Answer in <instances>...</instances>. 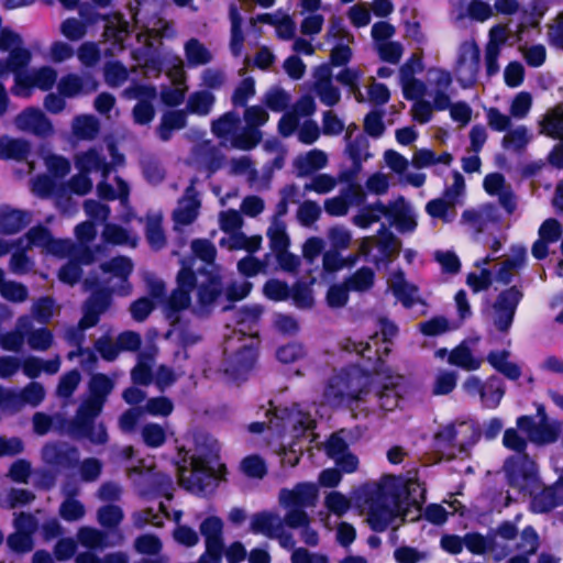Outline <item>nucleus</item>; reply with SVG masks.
I'll return each mask as SVG.
<instances>
[{
	"mask_svg": "<svg viewBox=\"0 0 563 563\" xmlns=\"http://www.w3.org/2000/svg\"><path fill=\"white\" fill-rule=\"evenodd\" d=\"M424 501L426 488L416 479L379 486L368 504L367 523L374 532H384L398 515L406 517L410 507L421 511Z\"/></svg>",
	"mask_w": 563,
	"mask_h": 563,
	"instance_id": "1",
	"label": "nucleus"
},
{
	"mask_svg": "<svg viewBox=\"0 0 563 563\" xmlns=\"http://www.w3.org/2000/svg\"><path fill=\"white\" fill-rule=\"evenodd\" d=\"M504 471L508 485L522 495H532L540 487L538 465L529 454L508 456Z\"/></svg>",
	"mask_w": 563,
	"mask_h": 563,
	"instance_id": "2",
	"label": "nucleus"
},
{
	"mask_svg": "<svg viewBox=\"0 0 563 563\" xmlns=\"http://www.w3.org/2000/svg\"><path fill=\"white\" fill-rule=\"evenodd\" d=\"M214 478V468L206 455H194L189 470L185 466L179 467V482L186 490L191 493H205Z\"/></svg>",
	"mask_w": 563,
	"mask_h": 563,
	"instance_id": "3",
	"label": "nucleus"
},
{
	"mask_svg": "<svg viewBox=\"0 0 563 563\" xmlns=\"http://www.w3.org/2000/svg\"><path fill=\"white\" fill-rule=\"evenodd\" d=\"M42 459L55 472L71 471L79 464V451L67 442H48L42 448Z\"/></svg>",
	"mask_w": 563,
	"mask_h": 563,
	"instance_id": "4",
	"label": "nucleus"
},
{
	"mask_svg": "<svg viewBox=\"0 0 563 563\" xmlns=\"http://www.w3.org/2000/svg\"><path fill=\"white\" fill-rule=\"evenodd\" d=\"M112 305V289L106 286H98L85 300L82 306V317L78 325L81 330L96 327L102 313Z\"/></svg>",
	"mask_w": 563,
	"mask_h": 563,
	"instance_id": "5",
	"label": "nucleus"
},
{
	"mask_svg": "<svg viewBox=\"0 0 563 563\" xmlns=\"http://www.w3.org/2000/svg\"><path fill=\"white\" fill-rule=\"evenodd\" d=\"M459 81L463 88L473 86L477 81L481 69V49L475 42L464 43L456 62Z\"/></svg>",
	"mask_w": 563,
	"mask_h": 563,
	"instance_id": "6",
	"label": "nucleus"
},
{
	"mask_svg": "<svg viewBox=\"0 0 563 563\" xmlns=\"http://www.w3.org/2000/svg\"><path fill=\"white\" fill-rule=\"evenodd\" d=\"M67 431L74 439H86L93 444L108 442L107 428L102 422L96 426L95 420L76 412L75 417L67 421Z\"/></svg>",
	"mask_w": 563,
	"mask_h": 563,
	"instance_id": "7",
	"label": "nucleus"
},
{
	"mask_svg": "<svg viewBox=\"0 0 563 563\" xmlns=\"http://www.w3.org/2000/svg\"><path fill=\"white\" fill-rule=\"evenodd\" d=\"M202 280L197 288V301L201 308L212 306L223 292L222 276L216 269L200 267L198 269Z\"/></svg>",
	"mask_w": 563,
	"mask_h": 563,
	"instance_id": "8",
	"label": "nucleus"
},
{
	"mask_svg": "<svg viewBox=\"0 0 563 563\" xmlns=\"http://www.w3.org/2000/svg\"><path fill=\"white\" fill-rule=\"evenodd\" d=\"M258 360V349L253 344H246L232 355L225 373L234 380H245L255 368Z\"/></svg>",
	"mask_w": 563,
	"mask_h": 563,
	"instance_id": "9",
	"label": "nucleus"
},
{
	"mask_svg": "<svg viewBox=\"0 0 563 563\" xmlns=\"http://www.w3.org/2000/svg\"><path fill=\"white\" fill-rule=\"evenodd\" d=\"M339 374L345 384L352 402L362 400L368 394L372 383V374L368 369L362 368L360 365H351L343 368Z\"/></svg>",
	"mask_w": 563,
	"mask_h": 563,
	"instance_id": "10",
	"label": "nucleus"
},
{
	"mask_svg": "<svg viewBox=\"0 0 563 563\" xmlns=\"http://www.w3.org/2000/svg\"><path fill=\"white\" fill-rule=\"evenodd\" d=\"M15 124L20 130L31 132L37 136H47L53 132L49 119L37 108L29 107L15 118Z\"/></svg>",
	"mask_w": 563,
	"mask_h": 563,
	"instance_id": "11",
	"label": "nucleus"
},
{
	"mask_svg": "<svg viewBox=\"0 0 563 563\" xmlns=\"http://www.w3.org/2000/svg\"><path fill=\"white\" fill-rule=\"evenodd\" d=\"M318 497V489L312 483H298L292 489H282L280 503L285 507L303 508L313 506Z\"/></svg>",
	"mask_w": 563,
	"mask_h": 563,
	"instance_id": "12",
	"label": "nucleus"
},
{
	"mask_svg": "<svg viewBox=\"0 0 563 563\" xmlns=\"http://www.w3.org/2000/svg\"><path fill=\"white\" fill-rule=\"evenodd\" d=\"M529 496L531 497L530 509L533 514H548L563 505V495L558 485L545 486Z\"/></svg>",
	"mask_w": 563,
	"mask_h": 563,
	"instance_id": "13",
	"label": "nucleus"
},
{
	"mask_svg": "<svg viewBox=\"0 0 563 563\" xmlns=\"http://www.w3.org/2000/svg\"><path fill=\"white\" fill-rule=\"evenodd\" d=\"M31 222V213L25 210L13 209L9 206L0 207V232L7 235L15 234L25 229Z\"/></svg>",
	"mask_w": 563,
	"mask_h": 563,
	"instance_id": "14",
	"label": "nucleus"
},
{
	"mask_svg": "<svg viewBox=\"0 0 563 563\" xmlns=\"http://www.w3.org/2000/svg\"><path fill=\"white\" fill-rule=\"evenodd\" d=\"M99 84L92 77L81 78L76 74H68L60 78L58 92L65 98H74L80 93H90L97 90Z\"/></svg>",
	"mask_w": 563,
	"mask_h": 563,
	"instance_id": "15",
	"label": "nucleus"
},
{
	"mask_svg": "<svg viewBox=\"0 0 563 563\" xmlns=\"http://www.w3.org/2000/svg\"><path fill=\"white\" fill-rule=\"evenodd\" d=\"M188 124V114L184 109L167 110L162 114L161 123L156 128V134L163 142L172 140L175 131L183 130Z\"/></svg>",
	"mask_w": 563,
	"mask_h": 563,
	"instance_id": "16",
	"label": "nucleus"
},
{
	"mask_svg": "<svg viewBox=\"0 0 563 563\" xmlns=\"http://www.w3.org/2000/svg\"><path fill=\"white\" fill-rule=\"evenodd\" d=\"M283 527L284 521L276 514L264 510L252 516L250 529L254 534H264L273 539L276 531Z\"/></svg>",
	"mask_w": 563,
	"mask_h": 563,
	"instance_id": "17",
	"label": "nucleus"
},
{
	"mask_svg": "<svg viewBox=\"0 0 563 563\" xmlns=\"http://www.w3.org/2000/svg\"><path fill=\"white\" fill-rule=\"evenodd\" d=\"M527 251L519 246L514 251L511 257L506 258L496 272V280L503 285H509L514 279V272L521 269L526 265Z\"/></svg>",
	"mask_w": 563,
	"mask_h": 563,
	"instance_id": "18",
	"label": "nucleus"
},
{
	"mask_svg": "<svg viewBox=\"0 0 563 563\" xmlns=\"http://www.w3.org/2000/svg\"><path fill=\"white\" fill-rule=\"evenodd\" d=\"M100 269L106 274H111L118 277L122 283L126 284V290L121 291L122 295H128L131 289L129 278L133 272V263L126 256H117L100 264Z\"/></svg>",
	"mask_w": 563,
	"mask_h": 563,
	"instance_id": "19",
	"label": "nucleus"
},
{
	"mask_svg": "<svg viewBox=\"0 0 563 563\" xmlns=\"http://www.w3.org/2000/svg\"><path fill=\"white\" fill-rule=\"evenodd\" d=\"M377 247L380 256L373 260L375 265L380 263L388 264L391 262L395 253L397 252L398 240L396 235L383 223L378 231Z\"/></svg>",
	"mask_w": 563,
	"mask_h": 563,
	"instance_id": "20",
	"label": "nucleus"
},
{
	"mask_svg": "<svg viewBox=\"0 0 563 563\" xmlns=\"http://www.w3.org/2000/svg\"><path fill=\"white\" fill-rule=\"evenodd\" d=\"M216 103V96L209 90H198L189 95L184 109L187 114L208 115Z\"/></svg>",
	"mask_w": 563,
	"mask_h": 563,
	"instance_id": "21",
	"label": "nucleus"
},
{
	"mask_svg": "<svg viewBox=\"0 0 563 563\" xmlns=\"http://www.w3.org/2000/svg\"><path fill=\"white\" fill-rule=\"evenodd\" d=\"M448 362L450 365L468 372L477 371L482 365V360L473 355L471 347L465 342H461L449 353Z\"/></svg>",
	"mask_w": 563,
	"mask_h": 563,
	"instance_id": "22",
	"label": "nucleus"
},
{
	"mask_svg": "<svg viewBox=\"0 0 563 563\" xmlns=\"http://www.w3.org/2000/svg\"><path fill=\"white\" fill-rule=\"evenodd\" d=\"M30 143L23 139L3 136L0 139V158L23 161L30 154Z\"/></svg>",
	"mask_w": 563,
	"mask_h": 563,
	"instance_id": "23",
	"label": "nucleus"
},
{
	"mask_svg": "<svg viewBox=\"0 0 563 563\" xmlns=\"http://www.w3.org/2000/svg\"><path fill=\"white\" fill-rule=\"evenodd\" d=\"M328 163L325 153L321 150H311L305 156H298L295 161L298 176H307L323 168Z\"/></svg>",
	"mask_w": 563,
	"mask_h": 563,
	"instance_id": "24",
	"label": "nucleus"
},
{
	"mask_svg": "<svg viewBox=\"0 0 563 563\" xmlns=\"http://www.w3.org/2000/svg\"><path fill=\"white\" fill-rule=\"evenodd\" d=\"M78 494V488L73 486L65 488L66 499L60 504L59 516L68 522L77 521L85 516V506L75 497Z\"/></svg>",
	"mask_w": 563,
	"mask_h": 563,
	"instance_id": "25",
	"label": "nucleus"
},
{
	"mask_svg": "<svg viewBox=\"0 0 563 563\" xmlns=\"http://www.w3.org/2000/svg\"><path fill=\"white\" fill-rule=\"evenodd\" d=\"M385 212V203L377 200L360 208L358 212L353 217L352 222L361 229H368L372 224L378 222Z\"/></svg>",
	"mask_w": 563,
	"mask_h": 563,
	"instance_id": "26",
	"label": "nucleus"
},
{
	"mask_svg": "<svg viewBox=\"0 0 563 563\" xmlns=\"http://www.w3.org/2000/svg\"><path fill=\"white\" fill-rule=\"evenodd\" d=\"M240 123V117L234 111H228L212 121L211 132L218 139H231L238 131Z\"/></svg>",
	"mask_w": 563,
	"mask_h": 563,
	"instance_id": "27",
	"label": "nucleus"
},
{
	"mask_svg": "<svg viewBox=\"0 0 563 563\" xmlns=\"http://www.w3.org/2000/svg\"><path fill=\"white\" fill-rule=\"evenodd\" d=\"M145 236L150 246L158 251L166 245V235L163 229V217L161 214H147Z\"/></svg>",
	"mask_w": 563,
	"mask_h": 563,
	"instance_id": "28",
	"label": "nucleus"
},
{
	"mask_svg": "<svg viewBox=\"0 0 563 563\" xmlns=\"http://www.w3.org/2000/svg\"><path fill=\"white\" fill-rule=\"evenodd\" d=\"M324 397L333 406H350L353 404L340 374L329 379L324 388Z\"/></svg>",
	"mask_w": 563,
	"mask_h": 563,
	"instance_id": "29",
	"label": "nucleus"
},
{
	"mask_svg": "<svg viewBox=\"0 0 563 563\" xmlns=\"http://www.w3.org/2000/svg\"><path fill=\"white\" fill-rule=\"evenodd\" d=\"M200 533L205 538L206 545L212 549L223 543V521L217 516H209L200 523Z\"/></svg>",
	"mask_w": 563,
	"mask_h": 563,
	"instance_id": "30",
	"label": "nucleus"
},
{
	"mask_svg": "<svg viewBox=\"0 0 563 563\" xmlns=\"http://www.w3.org/2000/svg\"><path fill=\"white\" fill-rule=\"evenodd\" d=\"M263 133L260 129L246 125L235 132L231 137V144L234 148L242 151H251L255 148L262 141Z\"/></svg>",
	"mask_w": 563,
	"mask_h": 563,
	"instance_id": "31",
	"label": "nucleus"
},
{
	"mask_svg": "<svg viewBox=\"0 0 563 563\" xmlns=\"http://www.w3.org/2000/svg\"><path fill=\"white\" fill-rule=\"evenodd\" d=\"M375 283V273L368 266H362L345 279L351 291L363 292L369 290Z\"/></svg>",
	"mask_w": 563,
	"mask_h": 563,
	"instance_id": "32",
	"label": "nucleus"
},
{
	"mask_svg": "<svg viewBox=\"0 0 563 563\" xmlns=\"http://www.w3.org/2000/svg\"><path fill=\"white\" fill-rule=\"evenodd\" d=\"M77 539L82 547L89 550L104 549L109 545L107 543V533L92 527L85 526L79 528Z\"/></svg>",
	"mask_w": 563,
	"mask_h": 563,
	"instance_id": "33",
	"label": "nucleus"
},
{
	"mask_svg": "<svg viewBox=\"0 0 563 563\" xmlns=\"http://www.w3.org/2000/svg\"><path fill=\"white\" fill-rule=\"evenodd\" d=\"M185 55L190 66L206 65L211 62L209 49L197 38H190L185 44Z\"/></svg>",
	"mask_w": 563,
	"mask_h": 563,
	"instance_id": "34",
	"label": "nucleus"
},
{
	"mask_svg": "<svg viewBox=\"0 0 563 563\" xmlns=\"http://www.w3.org/2000/svg\"><path fill=\"white\" fill-rule=\"evenodd\" d=\"M112 389V379L103 373L93 374L88 384L89 397L98 399L104 404Z\"/></svg>",
	"mask_w": 563,
	"mask_h": 563,
	"instance_id": "35",
	"label": "nucleus"
},
{
	"mask_svg": "<svg viewBox=\"0 0 563 563\" xmlns=\"http://www.w3.org/2000/svg\"><path fill=\"white\" fill-rule=\"evenodd\" d=\"M290 299L298 309H311L314 306L312 289L302 280L295 282L290 287Z\"/></svg>",
	"mask_w": 563,
	"mask_h": 563,
	"instance_id": "36",
	"label": "nucleus"
},
{
	"mask_svg": "<svg viewBox=\"0 0 563 563\" xmlns=\"http://www.w3.org/2000/svg\"><path fill=\"white\" fill-rule=\"evenodd\" d=\"M504 395V382L498 377L492 376L486 382L484 397H482L481 400L486 408L495 409L499 406Z\"/></svg>",
	"mask_w": 563,
	"mask_h": 563,
	"instance_id": "37",
	"label": "nucleus"
},
{
	"mask_svg": "<svg viewBox=\"0 0 563 563\" xmlns=\"http://www.w3.org/2000/svg\"><path fill=\"white\" fill-rule=\"evenodd\" d=\"M522 298L523 292L517 286H511L499 292L494 303V310H508V312L516 313Z\"/></svg>",
	"mask_w": 563,
	"mask_h": 563,
	"instance_id": "38",
	"label": "nucleus"
},
{
	"mask_svg": "<svg viewBox=\"0 0 563 563\" xmlns=\"http://www.w3.org/2000/svg\"><path fill=\"white\" fill-rule=\"evenodd\" d=\"M242 473L250 478L262 479L267 474L265 460L258 454L245 456L240 464Z\"/></svg>",
	"mask_w": 563,
	"mask_h": 563,
	"instance_id": "39",
	"label": "nucleus"
},
{
	"mask_svg": "<svg viewBox=\"0 0 563 563\" xmlns=\"http://www.w3.org/2000/svg\"><path fill=\"white\" fill-rule=\"evenodd\" d=\"M562 431L559 422H539L532 442L539 445L550 444L558 441Z\"/></svg>",
	"mask_w": 563,
	"mask_h": 563,
	"instance_id": "40",
	"label": "nucleus"
},
{
	"mask_svg": "<svg viewBox=\"0 0 563 563\" xmlns=\"http://www.w3.org/2000/svg\"><path fill=\"white\" fill-rule=\"evenodd\" d=\"M457 373L454 371H440L432 385V395L445 396L451 394L457 385Z\"/></svg>",
	"mask_w": 563,
	"mask_h": 563,
	"instance_id": "41",
	"label": "nucleus"
},
{
	"mask_svg": "<svg viewBox=\"0 0 563 563\" xmlns=\"http://www.w3.org/2000/svg\"><path fill=\"white\" fill-rule=\"evenodd\" d=\"M263 294L275 302L286 301L290 298V287L284 280L269 278L263 286Z\"/></svg>",
	"mask_w": 563,
	"mask_h": 563,
	"instance_id": "42",
	"label": "nucleus"
},
{
	"mask_svg": "<svg viewBox=\"0 0 563 563\" xmlns=\"http://www.w3.org/2000/svg\"><path fill=\"white\" fill-rule=\"evenodd\" d=\"M377 402L382 410L393 411L400 401L398 387L395 384H384L376 393Z\"/></svg>",
	"mask_w": 563,
	"mask_h": 563,
	"instance_id": "43",
	"label": "nucleus"
},
{
	"mask_svg": "<svg viewBox=\"0 0 563 563\" xmlns=\"http://www.w3.org/2000/svg\"><path fill=\"white\" fill-rule=\"evenodd\" d=\"M104 33L117 43H122L130 35V23L122 14H114L112 20L106 24Z\"/></svg>",
	"mask_w": 563,
	"mask_h": 563,
	"instance_id": "44",
	"label": "nucleus"
},
{
	"mask_svg": "<svg viewBox=\"0 0 563 563\" xmlns=\"http://www.w3.org/2000/svg\"><path fill=\"white\" fill-rule=\"evenodd\" d=\"M97 517L103 528L112 530L117 529L123 520V511L119 506L110 504L100 507Z\"/></svg>",
	"mask_w": 563,
	"mask_h": 563,
	"instance_id": "45",
	"label": "nucleus"
},
{
	"mask_svg": "<svg viewBox=\"0 0 563 563\" xmlns=\"http://www.w3.org/2000/svg\"><path fill=\"white\" fill-rule=\"evenodd\" d=\"M180 263H181V267L176 275V284H177L176 288L191 294L192 290L198 288L199 284H198L197 275H199V274H198V272L196 273L192 269L190 263H188L186 260H181Z\"/></svg>",
	"mask_w": 563,
	"mask_h": 563,
	"instance_id": "46",
	"label": "nucleus"
},
{
	"mask_svg": "<svg viewBox=\"0 0 563 563\" xmlns=\"http://www.w3.org/2000/svg\"><path fill=\"white\" fill-rule=\"evenodd\" d=\"M255 80L253 77L243 78L235 87L231 102L234 107L244 108L247 101L255 95Z\"/></svg>",
	"mask_w": 563,
	"mask_h": 563,
	"instance_id": "47",
	"label": "nucleus"
},
{
	"mask_svg": "<svg viewBox=\"0 0 563 563\" xmlns=\"http://www.w3.org/2000/svg\"><path fill=\"white\" fill-rule=\"evenodd\" d=\"M141 435L144 444L147 448H159L166 442V431L165 429L154 422L145 423L142 427Z\"/></svg>",
	"mask_w": 563,
	"mask_h": 563,
	"instance_id": "48",
	"label": "nucleus"
},
{
	"mask_svg": "<svg viewBox=\"0 0 563 563\" xmlns=\"http://www.w3.org/2000/svg\"><path fill=\"white\" fill-rule=\"evenodd\" d=\"M53 342V332L46 327L31 330L27 333V344L34 351H47Z\"/></svg>",
	"mask_w": 563,
	"mask_h": 563,
	"instance_id": "49",
	"label": "nucleus"
},
{
	"mask_svg": "<svg viewBox=\"0 0 563 563\" xmlns=\"http://www.w3.org/2000/svg\"><path fill=\"white\" fill-rule=\"evenodd\" d=\"M541 131L554 140L563 139V111L548 113L541 122Z\"/></svg>",
	"mask_w": 563,
	"mask_h": 563,
	"instance_id": "50",
	"label": "nucleus"
},
{
	"mask_svg": "<svg viewBox=\"0 0 563 563\" xmlns=\"http://www.w3.org/2000/svg\"><path fill=\"white\" fill-rule=\"evenodd\" d=\"M369 142L363 134H357L353 140H350L346 144L345 153L352 163L363 164L371 155L366 153L363 156V152L367 151Z\"/></svg>",
	"mask_w": 563,
	"mask_h": 563,
	"instance_id": "51",
	"label": "nucleus"
},
{
	"mask_svg": "<svg viewBox=\"0 0 563 563\" xmlns=\"http://www.w3.org/2000/svg\"><path fill=\"white\" fill-rule=\"evenodd\" d=\"M395 282L391 285L393 294L401 301L404 307L410 308L413 305L412 287H410L405 278V273L399 269L394 274Z\"/></svg>",
	"mask_w": 563,
	"mask_h": 563,
	"instance_id": "52",
	"label": "nucleus"
},
{
	"mask_svg": "<svg viewBox=\"0 0 563 563\" xmlns=\"http://www.w3.org/2000/svg\"><path fill=\"white\" fill-rule=\"evenodd\" d=\"M7 59L11 66V73H24L32 60V53L23 46L13 47Z\"/></svg>",
	"mask_w": 563,
	"mask_h": 563,
	"instance_id": "53",
	"label": "nucleus"
},
{
	"mask_svg": "<svg viewBox=\"0 0 563 563\" xmlns=\"http://www.w3.org/2000/svg\"><path fill=\"white\" fill-rule=\"evenodd\" d=\"M74 131L80 139L91 140L99 131V122L92 115L76 117Z\"/></svg>",
	"mask_w": 563,
	"mask_h": 563,
	"instance_id": "54",
	"label": "nucleus"
},
{
	"mask_svg": "<svg viewBox=\"0 0 563 563\" xmlns=\"http://www.w3.org/2000/svg\"><path fill=\"white\" fill-rule=\"evenodd\" d=\"M267 235L269 238L271 249L275 253L288 250L290 240L284 222L274 223V228L268 229Z\"/></svg>",
	"mask_w": 563,
	"mask_h": 563,
	"instance_id": "55",
	"label": "nucleus"
},
{
	"mask_svg": "<svg viewBox=\"0 0 563 563\" xmlns=\"http://www.w3.org/2000/svg\"><path fill=\"white\" fill-rule=\"evenodd\" d=\"M290 101L289 95L283 88H273L264 96L265 106L273 112H282L287 109Z\"/></svg>",
	"mask_w": 563,
	"mask_h": 563,
	"instance_id": "56",
	"label": "nucleus"
},
{
	"mask_svg": "<svg viewBox=\"0 0 563 563\" xmlns=\"http://www.w3.org/2000/svg\"><path fill=\"white\" fill-rule=\"evenodd\" d=\"M142 410L154 417H167L173 412L174 404L168 397L157 396L150 398Z\"/></svg>",
	"mask_w": 563,
	"mask_h": 563,
	"instance_id": "57",
	"label": "nucleus"
},
{
	"mask_svg": "<svg viewBox=\"0 0 563 563\" xmlns=\"http://www.w3.org/2000/svg\"><path fill=\"white\" fill-rule=\"evenodd\" d=\"M503 445L516 452V455H525L527 453L528 442L527 439L519 434L516 428H508L504 432Z\"/></svg>",
	"mask_w": 563,
	"mask_h": 563,
	"instance_id": "58",
	"label": "nucleus"
},
{
	"mask_svg": "<svg viewBox=\"0 0 563 563\" xmlns=\"http://www.w3.org/2000/svg\"><path fill=\"white\" fill-rule=\"evenodd\" d=\"M521 541L517 544V549L532 556L540 547L539 534L532 526H526L520 534Z\"/></svg>",
	"mask_w": 563,
	"mask_h": 563,
	"instance_id": "59",
	"label": "nucleus"
},
{
	"mask_svg": "<svg viewBox=\"0 0 563 563\" xmlns=\"http://www.w3.org/2000/svg\"><path fill=\"white\" fill-rule=\"evenodd\" d=\"M191 302V294L175 288L165 300L166 310L170 313L180 312L189 307Z\"/></svg>",
	"mask_w": 563,
	"mask_h": 563,
	"instance_id": "60",
	"label": "nucleus"
},
{
	"mask_svg": "<svg viewBox=\"0 0 563 563\" xmlns=\"http://www.w3.org/2000/svg\"><path fill=\"white\" fill-rule=\"evenodd\" d=\"M23 407L31 405L38 406L45 398L44 386L37 382H31L20 390Z\"/></svg>",
	"mask_w": 563,
	"mask_h": 563,
	"instance_id": "61",
	"label": "nucleus"
},
{
	"mask_svg": "<svg viewBox=\"0 0 563 563\" xmlns=\"http://www.w3.org/2000/svg\"><path fill=\"white\" fill-rule=\"evenodd\" d=\"M128 69L119 60L108 63L104 67V79L111 87H118L128 79Z\"/></svg>",
	"mask_w": 563,
	"mask_h": 563,
	"instance_id": "62",
	"label": "nucleus"
},
{
	"mask_svg": "<svg viewBox=\"0 0 563 563\" xmlns=\"http://www.w3.org/2000/svg\"><path fill=\"white\" fill-rule=\"evenodd\" d=\"M382 110H372L364 118V131L372 137H380L385 132Z\"/></svg>",
	"mask_w": 563,
	"mask_h": 563,
	"instance_id": "63",
	"label": "nucleus"
},
{
	"mask_svg": "<svg viewBox=\"0 0 563 563\" xmlns=\"http://www.w3.org/2000/svg\"><path fill=\"white\" fill-rule=\"evenodd\" d=\"M84 271L73 258L69 257L58 271V279L69 286L77 285L82 277Z\"/></svg>",
	"mask_w": 563,
	"mask_h": 563,
	"instance_id": "64",
	"label": "nucleus"
}]
</instances>
